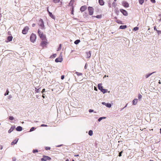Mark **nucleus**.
<instances>
[{"label": "nucleus", "mask_w": 161, "mask_h": 161, "mask_svg": "<svg viewBox=\"0 0 161 161\" xmlns=\"http://www.w3.org/2000/svg\"><path fill=\"white\" fill-rule=\"evenodd\" d=\"M97 87L98 89L103 93H105L107 92L108 90L107 89L103 88V87L102 86V84L100 83L98 84Z\"/></svg>", "instance_id": "nucleus-1"}, {"label": "nucleus", "mask_w": 161, "mask_h": 161, "mask_svg": "<svg viewBox=\"0 0 161 161\" xmlns=\"http://www.w3.org/2000/svg\"><path fill=\"white\" fill-rule=\"evenodd\" d=\"M36 35L33 33H32L30 37V39L31 42H34L36 40Z\"/></svg>", "instance_id": "nucleus-2"}, {"label": "nucleus", "mask_w": 161, "mask_h": 161, "mask_svg": "<svg viewBox=\"0 0 161 161\" xmlns=\"http://www.w3.org/2000/svg\"><path fill=\"white\" fill-rule=\"evenodd\" d=\"M51 159L50 157L45 155H43L42 158L41 159L42 161H47V160H50Z\"/></svg>", "instance_id": "nucleus-3"}, {"label": "nucleus", "mask_w": 161, "mask_h": 161, "mask_svg": "<svg viewBox=\"0 0 161 161\" xmlns=\"http://www.w3.org/2000/svg\"><path fill=\"white\" fill-rule=\"evenodd\" d=\"M38 25L41 26L42 29H44V22L42 19H40Z\"/></svg>", "instance_id": "nucleus-4"}, {"label": "nucleus", "mask_w": 161, "mask_h": 161, "mask_svg": "<svg viewBox=\"0 0 161 161\" xmlns=\"http://www.w3.org/2000/svg\"><path fill=\"white\" fill-rule=\"evenodd\" d=\"M88 10L89 15H92L93 14L94 9L92 7H88Z\"/></svg>", "instance_id": "nucleus-5"}, {"label": "nucleus", "mask_w": 161, "mask_h": 161, "mask_svg": "<svg viewBox=\"0 0 161 161\" xmlns=\"http://www.w3.org/2000/svg\"><path fill=\"white\" fill-rule=\"evenodd\" d=\"M29 29L28 27L26 26L25 27L24 29L22 30V33L24 34H26L27 33V32Z\"/></svg>", "instance_id": "nucleus-6"}, {"label": "nucleus", "mask_w": 161, "mask_h": 161, "mask_svg": "<svg viewBox=\"0 0 161 161\" xmlns=\"http://www.w3.org/2000/svg\"><path fill=\"white\" fill-rule=\"evenodd\" d=\"M63 61V58L62 57H59L58 58H56L55 59V62L56 63L58 62H61Z\"/></svg>", "instance_id": "nucleus-7"}, {"label": "nucleus", "mask_w": 161, "mask_h": 161, "mask_svg": "<svg viewBox=\"0 0 161 161\" xmlns=\"http://www.w3.org/2000/svg\"><path fill=\"white\" fill-rule=\"evenodd\" d=\"M120 11L124 15L126 16L128 15V13L125 10L123 9H120Z\"/></svg>", "instance_id": "nucleus-8"}, {"label": "nucleus", "mask_w": 161, "mask_h": 161, "mask_svg": "<svg viewBox=\"0 0 161 161\" xmlns=\"http://www.w3.org/2000/svg\"><path fill=\"white\" fill-rule=\"evenodd\" d=\"M102 104L103 105H105L107 107L109 108H111L112 106L111 104L108 103H106L104 102H102Z\"/></svg>", "instance_id": "nucleus-9"}, {"label": "nucleus", "mask_w": 161, "mask_h": 161, "mask_svg": "<svg viewBox=\"0 0 161 161\" xmlns=\"http://www.w3.org/2000/svg\"><path fill=\"white\" fill-rule=\"evenodd\" d=\"M155 72H154L151 73H148L146 75H144L143 77H145L146 78H147Z\"/></svg>", "instance_id": "nucleus-10"}, {"label": "nucleus", "mask_w": 161, "mask_h": 161, "mask_svg": "<svg viewBox=\"0 0 161 161\" xmlns=\"http://www.w3.org/2000/svg\"><path fill=\"white\" fill-rule=\"evenodd\" d=\"M87 8V7L86 6H82L80 8V10L81 12L84 11Z\"/></svg>", "instance_id": "nucleus-11"}, {"label": "nucleus", "mask_w": 161, "mask_h": 161, "mask_svg": "<svg viewBox=\"0 0 161 161\" xmlns=\"http://www.w3.org/2000/svg\"><path fill=\"white\" fill-rule=\"evenodd\" d=\"M122 4L123 6L125 8H127L129 6L128 3L125 2H123Z\"/></svg>", "instance_id": "nucleus-12"}, {"label": "nucleus", "mask_w": 161, "mask_h": 161, "mask_svg": "<svg viewBox=\"0 0 161 161\" xmlns=\"http://www.w3.org/2000/svg\"><path fill=\"white\" fill-rule=\"evenodd\" d=\"M47 42L46 41H42L41 43V45L42 47H44L47 45Z\"/></svg>", "instance_id": "nucleus-13"}, {"label": "nucleus", "mask_w": 161, "mask_h": 161, "mask_svg": "<svg viewBox=\"0 0 161 161\" xmlns=\"http://www.w3.org/2000/svg\"><path fill=\"white\" fill-rule=\"evenodd\" d=\"M18 140H19V139H15L13 141L11 142V145H13L14 144H16L17 143Z\"/></svg>", "instance_id": "nucleus-14"}, {"label": "nucleus", "mask_w": 161, "mask_h": 161, "mask_svg": "<svg viewBox=\"0 0 161 161\" xmlns=\"http://www.w3.org/2000/svg\"><path fill=\"white\" fill-rule=\"evenodd\" d=\"M16 130L17 131H20L22 130V128L20 126H18L16 128Z\"/></svg>", "instance_id": "nucleus-15"}, {"label": "nucleus", "mask_w": 161, "mask_h": 161, "mask_svg": "<svg viewBox=\"0 0 161 161\" xmlns=\"http://www.w3.org/2000/svg\"><path fill=\"white\" fill-rule=\"evenodd\" d=\"M40 38L42 40H44L46 39V37L45 35L42 34L41 36H39Z\"/></svg>", "instance_id": "nucleus-16"}, {"label": "nucleus", "mask_w": 161, "mask_h": 161, "mask_svg": "<svg viewBox=\"0 0 161 161\" xmlns=\"http://www.w3.org/2000/svg\"><path fill=\"white\" fill-rule=\"evenodd\" d=\"M15 126H12L11 127L10 129L8 131V133H11L14 130V129L15 128Z\"/></svg>", "instance_id": "nucleus-17"}, {"label": "nucleus", "mask_w": 161, "mask_h": 161, "mask_svg": "<svg viewBox=\"0 0 161 161\" xmlns=\"http://www.w3.org/2000/svg\"><path fill=\"white\" fill-rule=\"evenodd\" d=\"M98 3L101 6L104 5V2L103 0H98Z\"/></svg>", "instance_id": "nucleus-18"}, {"label": "nucleus", "mask_w": 161, "mask_h": 161, "mask_svg": "<svg viewBox=\"0 0 161 161\" xmlns=\"http://www.w3.org/2000/svg\"><path fill=\"white\" fill-rule=\"evenodd\" d=\"M138 101L137 99H135L132 102V104L134 105H136Z\"/></svg>", "instance_id": "nucleus-19"}, {"label": "nucleus", "mask_w": 161, "mask_h": 161, "mask_svg": "<svg viewBox=\"0 0 161 161\" xmlns=\"http://www.w3.org/2000/svg\"><path fill=\"white\" fill-rule=\"evenodd\" d=\"M13 37L12 36H9L8 37L7 40L8 42H10L12 41Z\"/></svg>", "instance_id": "nucleus-20"}, {"label": "nucleus", "mask_w": 161, "mask_h": 161, "mask_svg": "<svg viewBox=\"0 0 161 161\" xmlns=\"http://www.w3.org/2000/svg\"><path fill=\"white\" fill-rule=\"evenodd\" d=\"M127 27L126 25H121L120 26L119 29H125Z\"/></svg>", "instance_id": "nucleus-21"}, {"label": "nucleus", "mask_w": 161, "mask_h": 161, "mask_svg": "<svg viewBox=\"0 0 161 161\" xmlns=\"http://www.w3.org/2000/svg\"><path fill=\"white\" fill-rule=\"evenodd\" d=\"M49 14L50 17L53 19H55L54 16L52 14V13L50 12H49Z\"/></svg>", "instance_id": "nucleus-22"}, {"label": "nucleus", "mask_w": 161, "mask_h": 161, "mask_svg": "<svg viewBox=\"0 0 161 161\" xmlns=\"http://www.w3.org/2000/svg\"><path fill=\"white\" fill-rule=\"evenodd\" d=\"M87 58H89L91 56V53L90 51H89L88 53H87Z\"/></svg>", "instance_id": "nucleus-23"}, {"label": "nucleus", "mask_w": 161, "mask_h": 161, "mask_svg": "<svg viewBox=\"0 0 161 161\" xmlns=\"http://www.w3.org/2000/svg\"><path fill=\"white\" fill-rule=\"evenodd\" d=\"M80 42V40H79V39H77V40H76L75 42H74V43L76 44V45H77Z\"/></svg>", "instance_id": "nucleus-24"}, {"label": "nucleus", "mask_w": 161, "mask_h": 161, "mask_svg": "<svg viewBox=\"0 0 161 161\" xmlns=\"http://www.w3.org/2000/svg\"><path fill=\"white\" fill-rule=\"evenodd\" d=\"M106 117H100L98 118V121H99V122H100L103 119H106Z\"/></svg>", "instance_id": "nucleus-25"}, {"label": "nucleus", "mask_w": 161, "mask_h": 161, "mask_svg": "<svg viewBox=\"0 0 161 161\" xmlns=\"http://www.w3.org/2000/svg\"><path fill=\"white\" fill-rule=\"evenodd\" d=\"M38 33L39 36H41L43 34V32L40 31L39 29L38 30Z\"/></svg>", "instance_id": "nucleus-26"}, {"label": "nucleus", "mask_w": 161, "mask_h": 161, "mask_svg": "<svg viewBox=\"0 0 161 161\" xmlns=\"http://www.w3.org/2000/svg\"><path fill=\"white\" fill-rule=\"evenodd\" d=\"M88 134L90 136H92L93 135V131L92 130H89L88 132Z\"/></svg>", "instance_id": "nucleus-27"}, {"label": "nucleus", "mask_w": 161, "mask_h": 161, "mask_svg": "<svg viewBox=\"0 0 161 161\" xmlns=\"http://www.w3.org/2000/svg\"><path fill=\"white\" fill-rule=\"evenodd\" d=\"M144 0H139V3L142 5L144 2Z\"/></svg>", "instance_id": "nucleus-28"}, {"label": "nucleus", "mask_w": 161, "mask_h": 161, "mask_svg": "<svg viewBox=\"0 0 161 161\" xmlns=\"http://www.w3.org/2000/svg\"><path fill=\"white\" fill-rule=\"evenodd\" d=\"M75 73L77 74V75L79 76L82 75V74L81 73L78 72H76Z\"/></svg>", "instance_id": "nucleus-29"}, {"label": "nucleus", "mask_w": 161, "mask_h": 161, "mask_svg": "<svg viewBox=\"0 0 161 161\" xmlns=\"http://www.w3.org/2000/svg\"><path fill=\"white\" fill-rule=\"evenodd\" d=\"M70 10H71V14H73V12H74V7H72L70 8Z\"/></svg>", "instance_id": "nucleus-30"}, {"label": "nucleus", "mask_w": 161, "mask_h": 161, "mask_svg": "<svg viewBox=\"0 0 161 161\" xmlns=\"http://www.w3.org/2000/svg\"><path fill=\"white\" fill-rule=\"evenodd\" d=\"M142 98V96L140 94H139L138 95V98L139 100H140Z\"/></svg>", "instance_id": "nucleus-31"}, {"label": "nucleus", "mask_w": 161, "mask_h": 161, "mask_svg": "<svg viewBox=\"0 0 161 161\" xmlns=\"http://www.w3.org/2000/svg\"><path fill=\"white\" fill-rule=\"evenodd\" d=\"M35 129H36V128L35 127H32L31 128V129L30 130V132H31L32 131H33Z\"/></svg>", "instance_id": "nucleus-32"}, {"label": "nucleus", "mask_w": 161, "mask_h": 161, "mask_svg": "<svg viewBox=\"0 0 161 161\" xmlns=\"http://www.w3.org/2000/svg\"><path fill=\"white\" fill-rule=\"evenodd\" d=\"M73 4H74V3H72V2H71L70 1L69 4V6H72V7H73Z\"/></svg>", "instance_id": "nucleus-33"}, {"label": "nucleus", "mask_w": 161, "mask_h": 161, "mask_svg": "<svg viewBox=\"0 0 161 161\" xmlns=\"http://www.w3.org/2000/svg\"><path fill=\"white\" fill-rule=\"evenodd\" d=\"M60 0H53V2L55 3H59L60 1Z\"/></svg>", "instance_id": "nucleus-34"}, {"label": "nucleus", "mask_w": 161, "mask_h": 161, "mask_svg": "<svg viewBox=\"0 0 161 161\" xmlns=\"http://www.w3.org/2000/svg\"><path fill=\"white\" fill-rule=\"evenodd\" d=\"M96 17L97 19H101L102 18V15H97Z\"/></svg>", "instance_id": "nucleus-35"}, {"label": "nucleus", "mask_w": 161, "mask_h": 161, "mask_svg": "<svg viewBox=\"0 0 161 161\" xmlns=\"http://www.w3.org/2000/svg\"><path fill=\"white\" fill-rule=\"evenodd\" d=\"M9 92L8 91V90H7L6 92L4 94V95L5 96H6L8 95Z\"/></svg>", "instance_id": "nucleus-36"}, {"label": "nucleus", "mask_w": 161, "mask_h": 161, "mask_svg": "<svg viewBox=\"0 0 161 161\" xmlns=\"http://www.w3.org/2000/svg\"><path fill=\"white\" fill-rule=\"evenodd\" d=\"M40 88L37 89L36 88H35V91L36 92H40V91L39 90Z\"/></svg>", "instance_id": "nucleus-37"}, {"label": "nucleus", "mask_w": 161, "mask_h": 161, "mask_svg": "<svg viewBox=\"0 0 161 161\" xmlns=\"http://www.w3.org/2000/svg\"><path fill=\"white\" fill-rule=\"evenodd\" d=\"M9 120H13L14 119V118L13 116H9Z\"/></svg>", "instance_id": "nucleus-38"}, {"label": "nucleus", "mask_w": 161, "mask_h": 161, "mask_svg": "<svg viewBox=\"0 0 161 161\" xmlns=\"http://www.w3.org/2000/svg\"><path fill=\"white\" fill-rule=\"evenodd\" d=\"M138 30V28L137 27H135L133 28V31H136L137 30Z\"/></svg>", "instance_id": "nucleus-39"}, {"label": "nucleus", "mask_w": 161, "mask_h": 161, "mask_svg": "<svg viewBox=\"0 0 161 161\" xmlns=\"http://www.w3.org/2000/svg\"><path fill=\"white\" fill-rule=\"evenodd\" d=\"M57 54H53L52 56H51V57H52L53 58H55L56 57Z\"/></svg>", "instance_id": "nucleus-40"}, {"label": "nucleus", "mask_w": 161, "mask_h": 161, "mask_svg": "<svg viewBox=\"0 0 161 161\" xmlns=\"http://www.w3.org/2000/svg\"><path fill=\"white\" fill-rule=\"evenodd\" d=\"M50 148H51L50 147H46L45 148V149L46 150H50Z\"/></svg>", "instance_id": "nucleus-41"}, {"label": "nucleus", "mask_w": 161, "mask_h": 161, "mask_svg": "<svg viewBox=\"0 0 161 161\" xmlns=\"http://www.w3.org/2000/svg\"><path fill=\"white\" fill-rule=\"evenodd\" d=\"M38 152V151L37 149H34L33 150V153H35Z\"/></svg>", "instance_id": "nucleus-42"}, {"label": "nucleus", "mask_w": 161, "mask_h": 161, "mask_svg": "<svg viewBox=\"0 0 161 161\" xmlns=\"http://www.w3.org/2000/svg\"><path fill=\"white\" fill-rule=\"evenodd\" d=\"M157 33L158 35H160L161 33V31H157Z\"/></svg>", "instance_id": "nucleus-43"}, {"label": "nucleus", "mask_w": 161, "mask_h": 161, "mask_svg": "<svg viewBox=\"0 0 161 161\" xmlns=\"http://www.w3.org/2000/svg\"><path fill=\"white\" fill-rule=\"evenodd\" d=\"M122 152H123V151H121V152H120L119 153V155H118L119 156L121 157L122 156Z\"/></svg>", "instance_id": "nucleus-44"}, {"label": "nucleus", "mask_w": 161, "mask_h": 161, "mask_svg": "<svg viewBox=\"0 0 161 161\" xmlns=\"http://www.w3.org/2000/svg\"><path fill=\"white\" fill-rule=\"evenodd\" d=\"M116 22L119 24H121L122 21L120 20H117Z\"/></svg>", "instance_id": "nucleus-45"}, {"label": "nucleus", "mask_w": 161, "mask_h": 161, "mask_svg": "<svg viewBox=\"0 0 161 161\" xmlns=\"http://www.w3.org/2000/svg\"><path fill=\"white\" fill-rule=\"evenodd\" d=\"M64 78V75H62L61 76V78L62 80H63Z\"/></svg>", "instance_id": "nucleus-46"}, {"label": "nucleus", "mask_w": 161, "mask_h": 161, "mask_svg": "<svg viewBox=\"0 0 161 161\" xmlns=\"http://www.w3.org/2000/svg\"><path fill=\"white\" fill-rule=\"evenodd\" d=\"M150 1L153 3H155L156 2L155 0H150Z\"/></svg>", "instance_id": "nucleus-47"}, {"label": "nucleus", "mask_w": 161, "mask_h": 161, "mask_svg": "<svg viewBox=\"0 0 161 161\" xmlns=\"http://www.w3.org/2000/svg\"><path fill=\"white\" fill-rule=\"evenodd\" d=\"M89 112L90 113H92L93 112V109H90L89 110Z\"/></svg>", "instance_id": "nucleus-48"}, {"label": "nucleus", "mask_w": 161, "mask_h": 161, "mask_svg": "<svg viewBox=\"0 0 161 161\" xmlns=\"http://www.w3.org/2000/svg\"><path fill=\"white\" fill-rule=\"evenodd\" d=\"M61 44H60L59 45V47L58 48V50L61 49Z\"/></svg>", "instance_id": "nucleus-49"}, {"label": "nucleus", "mask_w": 161, "mask_h": 161, "mask_svg": "<svg viewBox=\"0 0 161 161\" xmlns=\"http://www.w3.org/2000/svg\"><path fill=\"white\" fill-rule=\"evenodd\" d=\"M41 127H43V126H47V125L43 124L41 125Z\"/></svg>", "instance_id": "nucleus-50"}, {"label": "nucleus", "mask_w": 161, "mask_h": 161, "mask_svg": "<svg viewBox=\"0 0 161 161\" xmlns=\"http://www.w3.org/2000/svg\"><path fill=\"white\" fill-rule=\"evenodd\" d=\"M45 89L44 88L43 89H42V93H43V92H45Z\"/></svg>", "instance_id": "nucleus-51"}, {"label": "nucleus", "mask_w": 161, "mask_h": 161, "mask_svg": "<svg viewBox=\"0 0 161 161\" xmlns=\"http://www.w3.org/2000/svg\"><path fill=\"white\" fill-rule=\"evenodd\" d=\"M63 145L61 144V145H58L56 146V147H60L62 146Z\"/></svg>", "instance_id": "nucleus-52"}, {"label": "nucleus", "mask_w": 161, "mask_h": 161, "mask_svg": "<svg viewBox=\"0 0 161 161\" xmlns=\"http://www.w3.org/2000/svg\"><path fill=\"white\" fill-rule=\"evenodd\" d=\"M12 160L13 161H15L16 160V158H15L14 157L13 158Z\"/></svg>", "instance_id": "nucleus-53"}, {"label": "nucleus", "mask_w": 161, "mask_h": 161, "mask_svg": "<svg viewBox=\"0 0 161 161\" xmlns=\"http://www.w3.org/2000/svg\"><path fill=\"white\" fill-rule=\"evenodd\" d=\"M154 30L156 31H158V30L156 29V26H154Z\"/></svg>", "instance_id": "nucleus-54"}, {"label": "nucleus", "mask_w": 161, "mask_h": 161, "mask_svg": "<svg viewBox=\"0 0 161 161\" xmlns=\"http://www.w3.org/2000/svg\"><path fill=\"white\" fill-rule=\"evenodd\" d=\"M70 2H72V3H74L75 2V0H70Z\"/></svg>", "instance_id": "nucleus-55"}, {"label": "nucleus", "mask_w": 161, "mask_h": 161, "mask_svg": "<svg viewBox=\"0 0 161 161\" xmlns=\"http://www.w3.org/2000/svg\"><path fill=\"white\" fill-rule=\"evenodd\" d=\"M12 97V96L11 95H10L8 96V99H10Z\"/></svg>", "instance_id": "nucleus-56"}, {"label": "nucleus", "mask_w": 161, "mask_h": 161, "mask_svg": "<svg viewBox=\"0 0 161 161\" xmlns=\"http://www.w3.org/2000/svg\"><path fill=\"white\" fill-rule=\"evenodd\" d=\"M35 25H36V24H32V26L33 27H34V26H35Z\"/></svg>", "instance_id": "nucleus-57"}, {"label": "nucleus", "mask_w": 161, "mask_h": 161, "mask_svg": "<svg viewBox=\"0 0 161 161\" xmlns=\"http://www.w3.org/2000/svg\"><path fill=\"white\" fill-rule=\"evenodd\" d=\"M43 94H42V97L43 98H44L45 97V96H44V94H43V93H42Z\"/></svg>", "instance_id": "nucleus-58"}, {"label": "nucleus", "mask_w": 161, "mask_h": 161, "mask_svg": "<svg viewBox=\"0 0 161 161\" xmlns=\"http://www.w3.org/2000/svg\"><path fill=\"white\" fill-rule=\"evenodd\" d=\"M3 148V147L1 145L0 147V149L2 150Z\"/></svg>", "instance_id": "nucleus-59"}, {"label": "nucleus", "mask_w": 161, "mask_h": 161, "mask_svg": "<svg viewBox=\"0 0 161 161\" xmlns=\"http://www.w3.org/2000/svg\"><path fill=\"white\" fill-rule=\"evenodd\" d=\"M87 67L86 66V64L85 66V69H86Z\"/></svg>", "instance_id": "nucleus-60"}, {"label": "nucleus", "mask_w": 161, "mask_h": 161, "mask_svg": "<svg viewBox=\"0 0 161 161\" xmlns=\"http://www.w3.org/2000/svg\"><path fill=\"white\" fill-rule=\"evenodd\" d=\"M127 104H126V105H125V107L124 108H122V109H123L124 108H125L127 106Z\"/></svg>", "instance_id": "nucleus-61"}, {"label": "nucleus", "mask_w": 161, "mask_h": 161, "mask_svg": "<svg viewBox=\"0 0 161 161\" xmlns=\"http://www.w3.org/2000/svg\"><path fill=\"white\" fill-rule=\"evenodd\" d=\"M47 12H48V13H49V10H48V7L47 8Z\"/></svg>", "instance_id": "nucleus-62"}, {"label": "nucleus", "mask_w": 161, "mask_h": 161, "mask_svg": "<svg viewBox=\"0 0 161 161\" xmlns=\"http://www.w3.org/2000/svg\"><path fill=\"white\" fill-rule=\"evenodd\" d=\"M79 155L78 154L75 155V157H77V156H78Z\"/></svg>", "instance_id": "nucleus-63"}, {"label": "nucleus", "mask_w": 161, "mask_h": 161, "mask_svg": "<svg viewBox=\"0 0 161 161\" xmlns=\"http://www.w3.org/2000/svg\"><path fill=\"white\" fill-rule=\"evenodd\" d=\"M114 4H115L114 2L113 3H112L113 6H114Z\"/></svg>", "instance_id": "nucleus-64"}]
</instances>
